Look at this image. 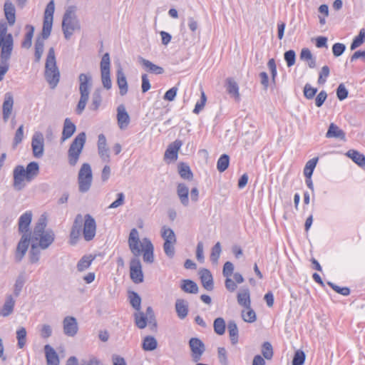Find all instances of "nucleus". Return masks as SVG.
<instances>
[{"mask_svg":"<svg viewBox=\"0 0 365 365\" xmlns=\"http://www.w3.org/2000/svg\"><path fill=\"white\" fill-rule=\"evenodd\" d=\"M128 246L134 257L130 262V275L135 283H140L143 281V274L139 257L141 255L140 241L137 229L133 228L128 237Z\"/></svg>","mask_w":365,"mask_h":365,"instance_id":"nucleus-1","label":"nucleus"},{"mask_svg":"<svg viewBox=\"0 0 365 365\" xmlns=\"http://www.w3.org/2000/svg\"><path fill=\"white\" fill-rule=\"evenodd\" d=\"M46 227V218L41 217L34 227L32 235H31V242L38 243V245L42 250L47 249L55 240V234L53 230H45Z\"/></svg>","mask_w":365,"mask_h":365,"instance_id":"nucleus-2","label":"nucleus"},{"mask_svg":"<svg viewBox=\"0 0 365 365\" xmlns=\"http://www.w3.org/2000/svg\"><path fill=\"white\" fill-rule=\"evenodd\" d=\"M81 30V24L76 15V7L68 6L63 16L62 31L66 39L68 40L76 31Z\"/></svg>","mask_w":365,"mask_h":365,"instance_id":"nucleus-3","label":"nucleus"},{"mask_svg":"<svg viewBox=\"0 0 365 365\" xmlns=\"http://www.w3.org/2000/svg\"><path fill=\"white\" fill-rule=\"evenodd\" d=\"M45 78L51 88H56L60 80V72L56 66L55 51L53 47L48 49L47 53L45 65Z\"/></svg>","mask_w":365,"mask_h":365,"instance_id":"nucleus-4","label":"nucleus"},{"mask_svg":"<svg viewBox=\"0 0 365 365\" xmlns=\"http://www.w3.org/2000/svg\"><path fill=\"white\" fill-rule=\"evenodd\" d=\"M80 99L76 107V113L80 115L84 110L92 86V77L90 73H81L78 76Z\"/></svg>","mask_w":365,"mask_h":365,"instance_id":"nucleus-5","label":"nucleus"},{"mask_svg":"<svg viewBox=\"0 0 365 365\" xmlns=\"http://www.w3.org/2000/svg\"><path fill=\"white\" fill-rule=\"evenodd\" d=\"M7 24L0 23V58L10 60L14 48V39L11 34H7Z\"/></svg>","mask_w":365,"mask_h":365,"instance_id":"nucleus-6","label":"nucleus"},{"mask_svg":"<svg viewBox=\"0 0 365 365\" xmlns=\"http://www.w3.org/2000/svg\"><path fill=\"white\" fill-rule=\"evenodd\" d=\"M86 140L84 132L78 133L72 141L68 150V162L71 166H75L79 160Z\"/></svg>","mask_w":365,"mask_h":365,"instance_id":"nucleus-7","label":"nucleus"},{"mask_svg":"<svg viewBox=\"0 0 365 365\" xmlns=\"http://www.w3.org/2000/svg\"><path fill=\"white\" fill-rule=\"evenodd\" d=\"M93 175L90 164L83 163L78 174V190L81 193L87 192L92 185Z\"/></svg>","mask_w":365,"mask_h":365,"instance_id":"nucleus-8","label":"nucleus"},{"mask_svg":"<svg viewBox=\"0 0 365 365\" xmlns=\"http://www.w3.org/2000/svg\"><path fill=\"white\" fill-rule=\"evenodd\" d=\"M54 11V1L51 0L46 5L43 15V22L41 32L42 37L41 38V39H43V41L47 39L51 34L53 26Z\"/></svg>","mask_w":365,"mask_h":365,"instance_id":"nucleus-9","label":"nucleus"},{"mask_svg":"<svg viewBox=\"0 0 365 365\" xmlns=\"http://www.w3.org/2000/svg\"><path fill=\"white\" fill-rule=\"evenodd\" d=\"M83 236L86 241L92 240L96 232V223L95 219L89 214L83 217Z\"/></svg>","mask_w":365,"mask_h":365,"instance_id":"nucleus-10","label":"nucleus"},{"mask_svg":"<svg viewBox=\"0 0 365 365\" xmlns=\"http://www.w3.org/2000/svg\"><path fill=\"white\" fill-rule=\"evenodd\" d=\"M31 148L33 155L36 158H40L44 153V138L43 134L39 132H35L31 138Z\"/></svg>","mask_w":365,"mask_h":365,"instance_id":"nucleus-11","label":"nucleus"},{"mask_svg":"<svg viewBox=\"0 0 365 365\" xmlns=\"http://www.w3.org/2000/svg\"><path fill=\"white\" fill-rule=\"evenodd\" d=\"M83 222V217L82 216V215L78 214L75 217V220L73 221V224L72 225L71 230L70 232L69 242H70L71 245H74L78 242V241L81 235V233H83V231H82Z\"/></svg>","mask_w":365,"mask_h":365,"instance_id":"nucleus-12","label":"nucleus"},{"mask_svg":"<svg viewBox=\"0 0 365 365\" xmlns=\"http://www.w3.org/2000/svg\"><path fill=\"white\" fill-rule=\"evenodd\" d=\"M189 345L192 351V361L195 362L199 361L205 351V344L198 338H191Z\"/></svg>","mask_w":365,"mask_h":365,"instance_id":"nucleus-13","label":"nucleus"},{"mask_svg":"<svg viewBox=\"0 0 365 365\" xmlns=\"http://www.w3.org/2000/svg\"><path fill=\"white\" fill-rule=\"evenodd\" d=\"M31 242V234L30 233H24L22 235L20 241L19 242L16 251V259L18 262H20L25 254L27 252L28 247L29 246V242Z\"/></svg>","mask_w":365,"mask_h":365,"instance_id":"nucleus-14","label":"nucleus"},{"mask_svg":"<svg viewBox=\"0 0 365 365\" xmlns=\"http://www.w3.org/2000/svg\"><path fill=\"white\" fill-rule=\"evenodd\" d=\"M14 175V187L15 189L20 190L24 187V180L27 181V175H26L25 168L23 165H17L13 171Z\"/></svg>","mask_w":365,"mask_h":365,"instance_id":"nucleus-15","label":"nucleus"},{"mask_svg":"<svg viewBox=\"0 0 365 365\" xmlns=\"http://www.w3.org/2000/svg\"><path fill=\"white\" fill-rule=\"evenodd\" d=\"M14 107V98L10 92H7L4 95V102L2 104V118L6 123L11 115Z\"/></svg>","mask_w":365,"mask_h":365,"instance_id":"nucleus-16","label":"nucleus"},{"mask_svg":"<svg viewBox=\"0 0 365 365\" xmlns=\"http://www.w3.org/2000/svg\"><path fill=\"white\" fill-rule=\"evenodd\" d=\"M63 332L68 336H74L78 330L77 320L73 317H66L63 321Z\"/></svg>","mask_w":365,"mask_h":365,"instance_id":"nucleus-17","label":"nucleus"},{"mask_svg":"<svg viewBox=\"0 0 365 365\" xmlns=\"http://www.w3.org/2000/svg\"><path fill=\"white\" fill-rule=\"evenodd\" d=\"M144 246L140 243L141 252H143V261L147 263H153L154 261V247L151 241L148 238L143 239Z\"/></svg>","mask_w":365,"mask_h":365,"instance_id":"nucleus-18","label":"nucleus"},{"mask_svg":"<svg viewBox=\"0 0 365 365\" xmlns=\"http://www.w3.org/2000/svg\"><path fill=\"white\" fill-rule=\"evenodd\" d=\"M117 120L120 129L126 128L130 123V116L122 104L117 108Z\"/></svg>","mask_w":365,"mask_h":365,"instance_id":"nucleus-19","label":"nucleus"},{"mask_svg":"<svg viewBox=\"0 0 365 365\" xmlns=\"http://www.w3.org/2000/svg\"><path fill=\"white\" fill-rule=\"evenodd\" d=\"M32 220V212L26 211L22 214L19 219V231L24 235L29 233V226Z\"/></svg>","mask_w":365,"mask_h":365,"instance_id":"nucleus-20","label":"nucleus"},{"mask_svg":"<svg viewBox=\"0 0 365 365\" xmlns=\"http://www.w3.org/2000/svg\"><path fill=\"white\" fill-rule=\"evenodd\" d=\"M4 15L10 26H13L16 21V9L10 0H6L4 5Z\"/></svg>","mask_w":365,"mask_h":365,"instance_id":"nucleus-21","label":"nucleus"},{"mask_svg":"<svg viewBox=\"0 0 365 365\" xmlns=\"http://www.w3.org/2000/svg\"><path fill=\"white\" fill-rule=\"evenodd\" d=\"M182 143L180 140H176L170 144L165 152V159L175 160L178 158V152L182 146Z\"/></svg>","mask_w":365,"mask_h":365,"instance_id":"nucleus-22","label":"nucleus"},{"mask_svg":"<svg viewBox=\"0 0 365 365\" xmlns=\"http://www.w3.org/2000/svg\"><path fill=\"white\" fill-rule=\"evenodd\" d=\"M138 61L148 72L155 74H162L164 72V69L162 67L154 64L142 56H138Z\"/></svg>","mask_w":365,"mask_h":365,"instance_id":"nucleus-23","label":"nucleus"},{"mask_svg":"<svg viewBox=\"0 0 365 365\" xmlns=\"http://www.w3.org/2000/svg\"><path fill=\"white\" fill-rule=\"evenodd\" d=\"M200 280L202 286L207 291H212L214 288L213 278L210 272L203 269L200 272Z\"/></svg>","mask_w":365,"mask_h":365,"instance_id":"nucleus-24","label":"nucleus"},{"mask_svg":"<svg viewBox=\"0 0 365 365\" xmlns=\"http://www.w3.org/2000/svg\"><path fill=\"white\" fill-rule=\"evenodd\" d=\"M177 195L181 204L187 207L189 205V188L184 183H179L177 186Z\"/></svg>","mask_w":365,"mask_h":365,"instance_id":"nucleus-25","label":"nucleus"},{"mask_svg":"<svg viewBox=\"0 0 365 365\" xmlns=\"http://www.w3.org/2000/svg\"><path fill=\"white\" fill-rule=\"evenodd\" d=\"M47 365H59V358L54 349L49 344L44 346Z\"/></svg>","mask_w":365,"mask_h":365,"instance_id":"nucleus-26","label":"nucleus"},{"mask_svg":"<svg viewBox=\"0 0 365 365\" xmlns=\"http://www.w3.org/2000/svg\"><path fill=\"white\" fill-rule=\"evenodd\" d=\"M76 129V127L75 124L71 122V119L68 118H66L63 123L61 141H65L70 138L75 133Z\"/></svg>","mask_w":365,"mask_h":365,"instance_id":"nucleus-27","label":"nucleus"},{"mask_svg":"<svg viewBox=\"0 0 365 365\" xmlns=\"http://www.w3.org/2000/svg\"><path fill=\"white\" fill-rule=\"evenodd\" d=\"M175 311L180 319H184L188 314V303L182 299H178L175 302Z\"/></svg>","mask_w":365,"mask_h":365,"instance_id":"nucleus-28","label":"nucleus"},{"mask_svg":"<svg viewBox=\"0 0 365 365\" xmlns=\"http://www.w3.org/2000/svg\"><path fill=\"white\" fill-rule=\"evenodd\" d=\"M117 84L118 86V88L120 89V94L121 96H124L128 92V83L126 80L125 75L124 74L122 68H119L117 71Z\"/></svg>","mask_w":365,"mask_h":365,"instance_id":"nucleus-29","label":"nucleus"},{"mask_svg":"<svg viewBox=\"0 0 365 365\" xmlns=\"http://www.w3.org/2000/svg\"><path fill=\"white\" fill-rule=\"evenodd\" d=\"M238 304L244 308H250L251 306L250 294L248 289L240 290L237 296Z\"/></svg>","mask_w":365,"mask_h":365,"instance_id":"nucleus-30","label":"nucleus"},{"mask_svg":"<svg viewBox=\"0 0 365 365\" xmlns=\"http://www.w3.org/2000/svg\"><path fill=\"white\" fill-rule=\"evenodd\" d=\"M226 90L227 93L237 99L240 98L239 86L232 78L226 79Z\"/></svg>","mask_w":365,"mask_h":365,"instance_id":"nucleus-31","label":"nucleus"},{"mask_svg":"<svg viewBox=\"0 0 365 365\" xmlns=\"http://www.w3.org/2000/svg\"><path fill=\"white\" fill-rule=\"evenodd\" d=\"M15 305V300L11 295H8L2 307L0 314L3 317H8L13 311Z\"/></svg>","mask_w":365,"mask_h":365,"instance_id":"nucleus-32","label":"nucleus"},{"mask_svg":"<svg viewBox=\"0 0 365 365\" xmlns=\"http://www.w3.org/2000/svg\"><path fill=\"white\" fill-rule=\"evenodd\" d=\"M26 175H27V181H31L34 178H36L39 173V165L36 162H31L25 168Z\"/></svg>","mask_w":365,"mask_h":365,"instance_id":"nucleus-33","label":"nucleus"},{"mask_svg":"<svg viewBox=\"0 0 365 365\" xmlns=\"http://www.w3.org/2000/svg\"><path fill=\"white\" fill-rule=\"evenodd\" d=\"M180 288L186 293L197 294L198 292L197 284L191 279H183Z\"/></svg>","mask_w":365,"mask_h":365,"instance_id":"nucleus-34","label":"nucleus"},{"mask_svg":"<svg viewBox=\"0 0 365 365\" xmlns=\"http://www.w3.org/2000/svg\"><path fill=\"white\" fill-rule=\"evenodd\" d=\"M326 137L344 139L345 134L337 125L334 123H331L327 132Z\"/></svg>","mask_w":365,"mask_h":365,"instance_id":"nucleus-35","label":"nucleus"},{"mask_svg":"<svg viewBox=\"0 0 365 365\" xmlns=\"http://www.w3.org/2000/svg\"><path fill=\"white\" fill-rule=\"evenodd\" d=\"M346 155L358 165H365V156L362 153L355 150H349Z\"/></svg>","mask_w":365,"mask_h":365,"instance_id":"nucleus-36","label":"nucleus"},{"mask_svg":"<svg viewBox=\"0 0 365 365\" xmlns=\"http://www.w3.org/2000/svg\"><path fill=\"white\" fill-rule=\"evenodd\" d=\"M300 58L303 61H307L309 68H314L316 67V58L313 57L309 48H304L302 50Z\"/></svg>","mask_w":365,"mask_h":365,"instance_id":"nucleus-37","label":"nucleus"},{"mask_svg":"<svg viewBox=\"0 0 365 365\" xmlns=\"http://www.w3.org/2000/svg\"><path fill=\"white\" fill-rule=\"evenodd\" d=\"M102 103L101 90L96 89L92 94L91 103L89 108L92 110H97Z\"/></svg>","mask_w":365,"mask_h":365,"instance_id":"nucleus-38","label":"nucleus"},{"mask_svg":"<svg viewBox=\"0 0 365 365\" xmlns=\"http://www.w3.org/2000/svg\"><path fill=\"white\" fill-rule=\"evenodd\" d=\"M227 329L232 344H237L239 334L237 324L234 321H230L227 324Z\"/></svg>","mask_w":365,"mask_h":365,"instance_id":"nucleus-39","label":"nucleus"},{"mask_svg":"<svg viewBox=\"0 0 365 365\" xmlns=\"http://www.w3.org/2000/svg\"><path fill=\"white\" fill-rule=\"evenodd\" d=\"M157 340L152 336H147L143 340L142 347L145 351H153L157 348Z\"/></svg>","mask_w":365,"mask_h":365,"instance_id":"nucleus-40","label":"nucleus"},{"mask_svg":"<svg viewBox=\"0 0 365 365\" xmlns=\"http://www.w3.org/2000/svg\"><path fill=\"white\" fill-rule=\"evenodd\" d=\"M26 28L28 31L24 36V39L21 43V46L25 48H29L32 44L34 27L31 25H27Z\"/></svg>","mask_w":365,"mask_h":365,"instance_id":"nucleus-41","label":"nucleus"},{"mask_svg":"<svg viewBox=\"0 0 365 365\" xmlns=\"http://www.w3.org/2000/svg\"><path fill=\"white\" fill-rule=\"evenodd\" d=\"M178 173L180 177L185 180H192L193 177L190 167L185 163H180L179 164Z\"/></svg>","mask_w":365,"mask_h":365,"instance_id":"nucleus-42","label":"nucleus"},{"mask_svg":"<svg viewBox=\"0 0 365 365\" xmlns=\"http://www.w3.org/2000/svg\"><path fill=\"white\" fill-rule=\"evenodd\" d=\"M365 41V29H361L359 31V34L354 37L353 41L351 43L350 49L351 51L355 50L360 46H361Z\"/></svg>","mask_w":365,"mask_h":365,"instance_id":"nucleus-43","label":"nucleus"},{"mask_svg":"<svg viewBox=\"0 0 365 365\" xmlns=\"http://www.w3.org/2000/svg\"><path fill=\"white\" fill-rule=\"evenodd\" d=\"M44 51V41L41 39V38H37L35 42V53H34V57H35V61L39 62L42 54Z\"/></svg>","mask_w":365,"mask_h":365,"instance_id":"nucleus-44","label":"nucleus"},{"mask_svg":"<svg viewBox=\"0 0 365 365\" xmlns=\"http://www.w3.org/2000/svg\"><path fill=\"white\" fill-rule=\"evenodd\" d=\"M94 257L91 255L83 256L77 264V269L79 272L87 269L91 264Z\"/></svg>","mask_w":365,"mask_h":365,"instance_id":"nucleus-45","label":"nucleus"},{"mask_svg":"<svg viewBox=\"0 0 365 365\" xmlns=\"http://www.w3.org/2000/svg\"><path fill=\"white\" fill-rule=\"evenodd\" d=\"M318 162V158H313L309 160L305 165L304 168V175L306 178H312L314 170Z\"/></svg>","mask_w":365,"mask_h":365,"instance_id":"nucleus-46","label":"nucleus"},{"mask_svg":"<svg viewBox=\"0 0 365 365\" xmlns=\"http://www.w3.org/2000/svg\"><path fill=\"white\" fill-rule=\"evenodd\" d=\"M230 163V157L227 154L222 155L217 162V169L219 172L222 173L225 171Z\"/></svg>","mask_w":365,"mask_h":365,"instance_id":"nucleus-47","label":"nucleus"},{"mask_svg":"<svg viewBox=\"0 0 365 365\" xmlns=\"http://www.w3.org/2000/svg\"><path fill=\"white\" fill-rule=\"evenodd\" d=\"M135 323V325L139 329H144L147 325V320L148 319L147 317H145V314L143 312L138 311V312L134 314Z\"/></svg>","mask_w":365,"mask_h":365,"instance_id":"nucleus-48","label":"nucleus"},{"mask_svg":"<svg viewBox=\"0 0 365 365\" xmlns=\"http://www.w3.org/2000/svg\"><path fill=\"white\" fill-rule=\"evenodd\" d=\"M31 250H30V260L32 263H36L38 262L40 258V247L38 245V243L31 242Z\"/></svg>","mask_w":365,"mask_h":365,"instance_id":"nucleus-49","label":"nucleus"},{"mask_svg":"<svg viewBox=\"0 0 365 365\" xmlns=\"http://www.w3.org/2000/svg\"><path fill=\"white\" fill-rule=\"evenodd\" d=\"M242 317L245 322L248 323H252L257 319L255 312L251 308V306L242 311Z\"/></svg>","mask_w":365,"mask_h":365,"instance_id":"nucleus-50","label":"nucleus"},{"mask_svg":"<svg viewBox=\"0 0 365 365\" xmlns=\"http://www.w3.org/2000/svg\"><path fill=\"white\" fill-rule=\"evenodd\" d=\"M162 237L165 242H176V237L171 228L163 226L162 228Z\"/></svg>","mask_w":365,"mask_h":365,"instance_id":"nucleus-51","label":"nucleus"},{"mask_svg":"<svg viewBox=\"0 0 365 365\" xmlns=\"http://www.w3.org/2000/svg\"><path fill=\"white\" fill-rule=\"evenodd\" d=\"M225 322L223 318L218 317L213 323L214 331L219 335H222L225 331Z\"/></svg>","mask_w":365,"mask_h":365,"instance_id":"nucleus-52","label":"nucleus"},{"mask_svg":"<svg viewBox=\"0 0 365 365\" xmlns=\"http://www.w3.org/2000/svg\"><path fill=\"white\" fill-rule=\"evenodd\" d=\"M16 339L18 340V347L22 349L26 342V330L24 327H21L16 331Z\"/></svg>","mask_w":365,"mask_h":365,"instance_id":"nucleus-53","label":"nucleus"},{"mask_svg":"<svg viewBox=\"0 0 365 365\" xmlns=\"http://www.w3.org/2000/svg\"><path fill=\"white\" fill-rule=\"evenodd\" d=\"M130 303L131 306L137 311L140 310L141 299L139 294L135 292H131L129 294Z\"/></svg>","mask_w":365,"mask_h":365,"instance_id":"nucleus-54","label":"nucleus"},{"mask_svg":"<svg viewBox=\"0 0 365 365\" xmlns=\"http://www.w3.org/2000/svg\"><path fill=\"white\" fill-rule=\"evenodd\" d=\"M221 245L220 242H217L212 248L211 254H210V260L214 262L217 263L218 261V259L220 257V253H221Z\"/></svg>","mask_w":365,"mask_h":365,"instance_id":"nucleus-55","label":"nucleus"},{"mask_svg":"<svg viewBox=\"0 0 365 365\" xmlns=\"http://www.w3.org/2000/svg\"><path fill=\"white\" fill-rule=\"evenodd\" d=\"M110 60L108 53L103 54L101 61V73L110 72Z\"/></svg>","mask_w":365,"mask_h":365,"instance_id":"nucleus-56","label":"nucleus"},{"mask_svg":"<svg viewBox=\"0 0 365 365\" xmlns=\"http://www.w3.org/2000/svg\"><path fill=\"white\" fill-rule=\"evenodd\" d=\"M262 354L267 359H271L273 356V349L272 344L268 342H264L262 346Z\"/></svg>","mask_w":365,"mask_h":365,"instance_id":"nucleus-57","label":"nucleus"},{"mask_svg":"<svg viewBox=\"0 0 365 365\" xmlns=\"http://www.w3.org/2000/svg\"><path fill=\"white\" fill-rule=\"evenodd\" d=\"M305 354L302 350L295 351L293 359L292 365H303L305 361Z\"/></svg>","mask_w":365,"mask_h":365,"instance_id":"nucleus-58","label":"nucleus"},{"mask_svg":"<svg viewBox=\"0 0 365 365\" xmlns=\"http://www.w3.org/2000/svg\"><path fill=\"white\" fill-rule=\"evenodd\" d=\"M284 58L288 67L292 66L295 63L296 53L294 50H289L284 54Z\"/></svg>","mask_w":365,"mask_h":365,"instance_id":"nucleus-59","label":"nucleus"},{"mask_svg":"<svg viewBox=\"0 0 365 365\" xmlns=\"http://www.w3.org/2000/svg\"><path fill=\"white\" fill-rule=\"evenodd\" d=\"M24 139V125H21L15 133L13 148H16Z\"/></svg>","mask_w":365,"mask_h":365,"instance_id":"nucleus-60","label":"nucleus"},{"mask_svg":"<svg viewBox=\"0 0 365 365\" xmlns=\"http://www.w3.org/2000/svg\"><path fill=\"white\" fill-rule=\"evenodd\" d=\"M175 242H164L163 250L165 254L169 257L173 258L175 255Z\"/></svg>","mask_w":365,"mask_h":365,"instance_id":"nucleus-61","label":"nucleus"},{"mask_svg":"<svg viewBox=\"0 0 365 365\" xmlns=\"http://www.w3.org/2000/svg\"><path fill=\"white\" fill-rule=\"evenodd\" d=\"M348 90L344 83H340L336 88V96L339 101L346 99L348 96Z\"/></svg>","mask_w":365,"mask_h":365,"instance_id":"nucleus-62","label":"nucleus"},{"mask_svg":"<svg viewBox=\"0 0 365 365\" xmlns=\"http://www.w3.org/2000/svg\"><path fill=\"white\" fill-rule=\"evenodd\" d=\"M98 153L103 162L109 163L110 160L109 150L106 147L98 148Z\"/></svg>","mask_w":365,"mask_h":365,"instance_id":"nucleus-63","label":"nucleus"},{"mask_svg":"<svg viewBox=\"0 0 365 365\" xmlns=\"http://www.w3.org/2000/svg\"><path fill=\"white\" fill-rule=\"evenodd\" d=\"M218 359L221 365H228L227 351L224 347H219L217 350Z\"/></svg>","mask_w":365,"mask_h":365,"instance_id":"nucleus-64","label":"nucleus"}]
</instances>
